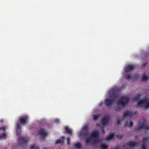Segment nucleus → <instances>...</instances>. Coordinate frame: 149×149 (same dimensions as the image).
<instances>
[{
	"instance_id": "f257e3e1",
	"label": "nucleus",
	"mask_w": 149,
	"mask_h": 149,
	"mask_svg": "<svg viewBox=\"0 0 149 149\" xmlns=\"http://www.w3.org/2000/svg\"><path fill=\"white\" fill-rule=\"evenodd\" d=\"M137 105L141 108L147 109L149 107V99L147 97H144L138 102Z\"/></svg>"
},
{
	"instance_id": "f03ea898",
	"label": "nucleus",
	"mask_w": 149,
	"mask_h": 149,
	"mask_svg": "<svg viewBox=\"0 0 149 149\" xmlns=\"http://www.w3.org/2000/svg\"><path fill=\"white\" fill-rule=\"evenodd\" d=\"M130 100L128 97L122 96L120 97L117 102L118 107L121 108L124 107L126 104L129 102Z\"/></svg>"
},
{
	"instance_id": "7ed1b4c3",
	"label": "nucleus",
	"mask_w": 149,
	"mask_h": 149,
	"mask_svg": "<svg viewBox=\"0 0 149 149\" xmlns=\"http://www.w3.org/2000/svg\"><path fill=\"white\" fill-rule=\"evenodd\" d=\"M146 120H143L141 123L139 122L138 125V127L136 128L137 131L140 130L141 129L148 130L149 129V125L146 123Z\"/></svg>"
},
{
	"instance_id": "20e7f679",
	"label": "nucleus",
	"mask_w": 149,
	"mask_h": 149,
	"mask_svg": "<svg viewBox=\"0 0 149 149\" xmlns=\"http://www.w3.org/2000/svg\"><path fill=\"white\" fill-rule=\"evenodd\" d=\"M18 139L19 142L21 146H26L28 141L27 138L25 137L20 136Z\"/></svg>"
},
{
	"instance_id": "39448f33",
	"label": "nucleus",
	"mask_w": 149,
	"mask_h": 149,
	"mask_svg": "<svg viewBox=\"0 0 149 149\" xmlns=\"http://www.w3.org/2000/svg\"><path fill=\"white\" fill-rule=\"evenodd\" d=\"M28 120V117L27 116H22L18 119V122L17 124H19L21 125V124H26Z\"/></svg>"
},
{
	"instance_id": "423d86ee",
	"label": "nucleus",
	"mask_w": 149,
	"mask_h": 149,
	"mask_svg": "<svg viewBox=\"0 0 149 149\" xmlns=\"http://www.w3.org/2000/svg\"><path fill=\"white\" fill-rule=\"evenodd\" d=\"M139 145V143L133 141H129L126 143V145L127 146L132 148H135L136 147Z\"/></svg>"
},
{
	"instance_id": "0eeeda50",
	"label": "nucleus",
	"mask_w": 149,
	"mask_h": 149,
	"mask_svg": "<svg viewBox=\"0 0 149 149\" xmlns=\"http://www.w3.org/2000/svg\"><path fill=\"white\" fill-rule=\"evenodd\" d=\"M88 128V126L85 125L82 128L80 133V134L83 136H86L89 133Z\"/></svg>"
},
{
	"instance_id": "6e6552de",
	"label": "nucleus",
	"mask_w": 149,
	"mask_h": 149,
	"mask_svg": "<svg viewBox=\"0 0 149 149\" xmlns=\"http://www.w3.org/2000/svg\"><path fill=\"white\" fill-rule=\"evenodd\" d=\"M109 95L111 97L115 100L118 96V92L114 88L112 89L110 91Z\"/></svg>"
},
{
	"instance_id": "1a4fd4ad",
	"label": "nucleus",
	"mask_w": 149,
	"mask_h": 149,
	"mask_svg": "<svg viewBox=\"0 0 149 149\" xmlns=\"http://www.w3.org/2000/svg\"><path fill=\"white\" fill-rule=\"evenodd\" d=\"M109 116H107L104 117L102 120V123L103 125H105L109 122Z\"/></svg>"
},
{
	"instance_id": "9d476101",
	"label": "nucleus",
	"mask_w": 149,
	"mask_h": 149,
	"mask_svg": "<svg viewBox=\"0 0 149 149\" xmlns=\"http://www.w3.org/2000/svg\"><path fill=\"white\" fill-rule=\"evenodd\" d=\"M99 132L97 131H93L90 134L89 138H92V137L97 138L99 137Z\"/></svg>"
},
{
	"instance_id": "9b49d317",
	"label": "nucleus",
	"mask_w": 149,
	"mask_h": 149,
	"mask_svg": "<svg viewBox=\"0 0 149 149\" xmlns=\"http://www.w3.org/2000/svg\"><path fill=\"white\" fill-rule=\"evenodd\" d=\"M39 134L40 135H43L42 136H41V138H43L44 139L47 136V134L45 131L43 129H41L39 132Z\"/></svg>"
},
{
	"instance_id": "f8f14e48",
	"label": "nucleus",
	"mask_w": 149,
	"mask_h": 149,
	"mask_svg": "<svg viewBox=\"0 0 149 149\" xmlns=\"http://www.w3.org/2000/svg\"><path fill=\"white\" fill-rule=\"evenodd\" d=\"M133 116V114L131 112L129 111H126L123 112V117H127V116H129L131 118Z\"/></svg>"
},
{
	"instance_id": "ddd939ff",
	"label": "nucleus",
	"mask_w": 149,
	"mask_h": 149,
	"mask_svg": "<svg viewBox=\"0 0 149 149\" xmlns=\"http://www.w3.org/2000/svg\"><path fill=\"white\" fill-rule=\"evenodd\" d=\"M113 100L106 99L104 101V103L107 106H109L113 103L114 101Z\"/></svg>"
},
{
	"instance_id": "4468645a",
	"label": "nucleus",
	"mask_w": 149,
	"mask_h": 149,
	"mask_svg": "<svg viewBox=\"0 0 149 149\" xmlns=\"http://www.w3.org/2000/svg\"><path fill=\"white\" fill-rule=\"evenodd\" d=\"M16 132L17 135H20L21 134V126L19 124H17Z\"/></svg>"
},
{
	"instance_id": "2eb2a0df",
	"label": "nucleus",
	"mask_w": 149,
	"mask_h": 149,
	"mask_svg": "<svg viewBox=\"0 0 149 149\" xmlns=\"http://www.w3.org/2000/svg\"><path fill=\"white\" fill-rule=\"evenodd\" d=\"M134 66L133 65H129L125 68V71L126 72H128L132 70L134 68Z\"/></svg>"
},
{
	"instance_id": "dca6fc26",
	"label": "nucleus",
	"mask_w": 149,
	"mask_h": 149,
	"mask_svg": "<svg viewBox=\"0 0 149 149\" xmlns=\"http://www.w3.org/2000/svg\"><path fill=\"white\" fill-rule=\"evenodd\" d=\"M114 136V134L112 132H110L109 135H107L105 138L106 140H111L113 138Z\"/></svg>"
},
{
	"instance_id": "f3484780",
	"label": "nucleus",
	"mask_w": 149,
	"mask_h": 149,
	"mask_svg": "<svg viewBox=\"0 0 149 149\" xmlns=\"http://www.w3.org/2000/svg\"><path fill=\"white\" fill-rule=\"evenodd\" d=\"M141 96V94L139 93L135 95L132 98V100L133 101H136L139 99Z\"/></svg>"
},
{
	"instance_id": "a211bd4d",
	"label": "nucleus",
	"mask_w": 149,
	"mask_h": 149,
	"mask_svg": "<svg viewBox=\"0 0 149 149\" xmlns=\"http://www.w3.org/2000/svg\"><path fill=\"white\" fill-rule=\"evenodd\" d=\"M65 132L68 134H71L72 133L71 130L68 127H65Z\"/></svg>"
},
{
	"instance_id": "6ab92c4d",
	"label": "nucleus",
	"mask_w": 149,
	"mask_h": 149,
	"mask_svg": "<svg viewBox=\"0 0 149 149\" xmlns=\"http://www.w3.org/2000/svg\"><path fill=\"white\" fill-rule=\"evenodd\" d=\"M100 146L101 147V149H108V145L107 144H100Z\"/></svg>"
},
{
	"instance_id": "aec40b11",
	"label": "nucleus",
	"mask_w": 149,
	"mask_h": 149,
	"mask_svg": "<svg viewBox=\"0 0 149 149\" xmlns=\"http://www.w3.org/2000/svg\"><path fill=\"white\" fill-rule=\"evenodd\" d=\"M7 136V135L6 132H4L0 134V139H5Z\"/></svg>"
},
{
	"instance_id": "412c9836",
	"label": "nucleus",
	"mask_w": 149,
	"mask_h": 149,
	"mask_svg": "<svg viewBox=\"0 0 149 149\" xmlns=\"http://www.w3.org/2000/svg\"><path fill=\"white\" fill-rule=\"evenodd\" d=\"M64 142V140L63 139H58L55 142V143L56 144H58L59 143H63Z\"/></svg>"
},
{
	"instance_id": "4be33fe9",
	"label": "nucleus",
	"mask_w": 149,
	"mask_h": 149,
	"mask_svg": "<svg viewBox=\"0 0 149 149\" xmlns=\"http://www.w3.org/2000/svg\"><path fill=\"white\" fill-rule=\"evenodd\" d=\"M148 77L146 75H143L142 77V81H146L148 80Z\"/></svg>"
},
{
	"instance_id": "5701e85b",
	"label": "nucleus",
	"mask_w": 149,
	"mask_h": 149,
	"mask_svg": "<svg viewBox=\"0 0 149 149\" xmlns=\"http://www.w3.org/2000/svg\"><path fill=\"white\" fill-rule=\"evenodd\" d=\"M147 139L148 138L147 137H143L142 139L143 140V143L142 144H144V145H145L146 143L147 142Z\"/></svg>"
},
{
	"instance_id": "b1692460",
	"label": "nucleus",
	"mask_w": 149,
	"mask_h": 149,
	"mask_svg": "<svg viewBox=\"0 0 149 149\" xmlns=\"http://www.w3.org/2000/svg\"><path fill=\"white\" fill-rule=\"evenodd\" d=\"M91 138H89V137L88 138H86L85 140V142L87 143H89L91 142Z\"/></svg>"
},
{
	"instance_id": "393cba45",
	"label": "nucleus",
	"mask_w": 149,
	"mask_h": 149,
	"mask_svg": "<svg viewBox=\"0 0 149 149\" xmlns=\"http://www.w3.org/2000/svg\"><path fill=\"white\" fill-rule=\"evenodd\" d=\"M30 149H40L37 146H36L35 144H33L30 148Z\"/></svg>"
},
{
	"instance_id": "a878e982",
	"label": "nucleus",
	"mask_w": 149,
	"mask_h": 149,
	"mask_svg": "<svg viewBox=\"0 0 149 149\" xmlns=\"http://www.w3.org/2000/svg\"><path fill=\"white\" fill-rule=\"evenodd\" d=\"M100 116V115L97 114V115H93V118L94 120H98V118Z\"/></svg>"
},
{
	"instance_id": "bb28decb",
	"label": "nucleus",
	"mask_w": 149,
	"mask_h": 149,
	"mask_svg": "<svg viewBox=\"0 0 149 149\" xmlns=\"http://www.w3.org/2000/svg\"><path fill=\"white\" fill-rule=\"evenodd\" d=\"M81 144L79 143H77L75 144V147L76 148L80 149L81 147Z\"/></svg>"
},
{
	"instance_id": "cd10ccee",
	"label": "nucleus",
	"mask_w": 149,
	"mask_h": 149,
	"mask_svg": "<svg viewBox=\"0 0 149 149\" xmlns=\"http://www.w3.org/2000/svg\"><path fill=\"white\" fill-rule=\"evenodd\" d=\"M98 141V139L97 138H94L93 140V142L94 143H97Z\"/></svg>"
},
{
	"instance_id": "c85d7f7f",
	"label": "nucleus",
	"mask_w": 149,
	"mask_h": 149,
	"mask_svg": "<svg viewBox=\"0 0 149 149\" xmlns=\"http://www.w3.org/2000/svg\"><path fill=\"white\" fill-rule=\"evenodd\" d=\"M125 77L127 79H131V75L129 74L125 75Z\"/></svg>"
},
{
	"instance_id": "c756f323",
	"label": "nucleus",
	"mask_w": 149,
	"mask_h": 149,
	"mask_svg": "<svg viewBox=\"0 0 149 149\" xmlns=\"http://www.w3.org/2000/svg\"><path fill=\"white\" fill-rule=\"evenodd\" d=\"M6 129V127L4 126L0 127V130H3L4 132H5Z\"/></svg>"
},
{
	"instance_id": "7c9ffc66",
	"label": "nucleus",
	"mask_w": 149,
	"mask_h": 149,
	"mask_svg": "<svg viewBox=\"0 0 149 149\" xmlns=\"http://www.w3.org/2000/svg\"><path fill=\"white\" fill-rule=\"evenodd\" d=\"M133 125V123L132 121H130V124L129 127L130 128Z\"/></svg>"
},
{
	"instance_id": "2f4dec72",
	"label": "nucleus",
	"mask_w": 149,
	"mask_h": 149,
	"mask_svg": "<svg viewBox=\"0 0 149 149\" xmlns=\"http://www.w3.org/2000/svg\"><path fill=\"white\" fill-rule=\"evenodd\" d=\"M70 143V137H68L67 138V143L69 144Z\"/></svg>"
},
{
	"instance_id": "473e14b6",
	"label": "nucleus",
	"mask_w": 149,
	"mask_h": 149,
	"mask_svg": "<svg viewBox=\"0 0 149 149\" xmlns=\"http://www.w3.org/2000/svg\"><path fill=\"white\" fill-rule=\"evenodd\" d=\"M116 136L118 138L120 139L123 137V135H122L118 134L116 135Z\"/></svg>"
},
{
	"instance_id": "72a5a7b5",
	"label": "nucleus",
	"mask_w": 149,
	"mask_h": 149,
	"mask_svg": "<svg viewBox=\"0 0 149 149\" xmlns=\"http://www.w3.org/2000/svg\"><path fill=\"white\" fill-rule=\"evenodd\" d=\"M120 122H121V121H120V120L119 119H117V120L116 122H117V123L118 124H119V125L120 124Z\"/></svg>"
},
{
	"instance_id": "f704fd0d",
	"label": "nucleus",
	"mask_w": 149,
	"mask_h": 149,
	"mask_svg": "<svg viewBox=\"0 0 149 149\" xmlns=\"http://www.w3.org/2000/svg\"><path fill=\"white\" fill-rule=\"evenodd\" d=\"M101 131L102 133L104 134L105 133V131L104 130V128H101Z\"/></svg>"
},
{
	"instance_id": "c9c22d12",
	"label": "nucleus",
	"mask_w": 149,
	"mask_h": 149,
	"mask_svg": "<svg viewBox=\"0 0 149 149\" xmlns=\"http://www.w3.org/2000/svg\"><path fill=\"white\" fill-rule=\"evenodd\" d=\"M128 121H126L125 122L124 125L125 127H126L128 124Z\"/></svg>"
},
{
	"instance_id": "e433bc0d",
	"label": "nucleus",
	"mask_w": 149,
	"mask_h": 149,
	"mask_svg": "<svg viewBox=\"0 0 149 149\" xmlns=\"http://www.w3.org/2000/svg\"><path fill=\"white\" fill-rule=\"evenodd\" d=\"M145 145H144V144H142V149H146Z\"/></svg>"
},
{
	"instance_id": "4c0bfd02",
	"label": "nucleus",
	"mask_w": 149,
	"mask_h": 149,
	"mask_svg": "<svg viewBox=\"0 0 149 149\" xmlns=\"http://www.w3.org/2000/svg\"><path fill=\"white\" fill-rule=\"evenodd\" d=\"M54 121L56 123H58L59 122V120L58 119H54Z\"/></svg>"
},
{
	"instance_id": "58836bf2",
	"label": "nucleus",
	"mask_w": 149,
	"mask_h": 149,
	"mask_svg": "<svg viewBox=\"0 0 149 149\" xmlns=\"http://www.w3.org/2000/svg\"><path fill=\"white\" fill-rule=\"evenodd\" d=\"M147 64V63H145L144 64H143L141 65V67L145 68L146 65Z\"/></svg>"
},
{
	"instance_id": "ea45409f",
	"label": "nucleus",
	"mask_w": 149,
	"mask_h": 149,
	"mask_svg": "<svg viewBox=\"0 0 149 149\" xmlns=\"http://www.w3.org/2000/svg\"><path fill=\"white\" fill-rule=\"evenodd\" d=\"M65 137V136H62V137L61 138H62V139H64V138Z\"/></svg>"
},
{
	"instance_id": "a19ab883",
	"label": "nucleus",
	"mask_w": 149,
	"mask_h": 149,
	"mask_svg": "<svg viewBox=\"0 0 149 149\" xmlns=\"http://www.w3.org/2000/svg\"><path fill=\"white\" fill-rule=\"evenodd\" d=\"M116 149H119L118 147H116Z\"/></svg>"
},
{
	"instance_id": "79ce46f5",
	"label": "nucleus",
	"mask_w": 149,
	"mask_h": 149,
	"mask_svg": "<svg viewBox=\"0 0 149 149\" xmlns=\"http://www.w3.org/2000/svg\"><path fill=\"white\" fill-rule=\"evenodd\" d=\"M1 122H3V120H1Z\"/></svg>"
}]
</instances>
